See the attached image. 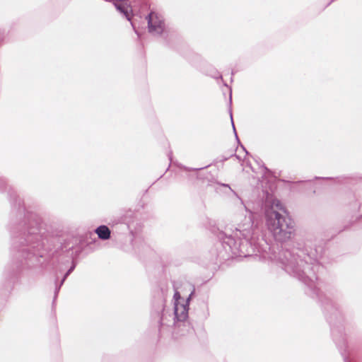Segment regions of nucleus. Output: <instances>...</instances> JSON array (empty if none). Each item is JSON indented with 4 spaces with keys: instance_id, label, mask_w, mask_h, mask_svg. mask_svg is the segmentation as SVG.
<instances>
[{
    "instance_id": "nucleus-1",
    "label": "nucleus",
    "mask_w": 362,
    "mask_h": 362,
    "mask_svg": "<svg viewBox=\"0 0 362 362\" xmlns=\"http://www.w3.org/2000/svg\"><path fill=\"white\" fill-rule=\"evenodd\" d=\"M238 205L245 209L244 221L238 223L233 235L220 234L219 238L226 252L230 257H247L258 255L263 259L269 258L281 264L284 269L312 289L316 288L317 272L320 266L319 259L323 253V247L307 239L303 247H298L292 250H282L276 259V255H269L267 250L270 247L262 238H259L260 229L255 224L252 214L247 211L243 201L237 197Z\"/></svg>"
},
{
    "instance_id": "nucleus-2",
    "label": "nucleus",
    "mask_w": 362,
    "mask_h": 362,
    "mask_svg": "<svg viewBox=\"0 0 362 362\" xmlns=\"http://www.w3.org/2000/svg\"><path fill=\"white\" fill-rule=\"evenodd\" d=\"M44 245L38 227L31 228L20 240L15 239L11 252L16 267L21 269H28L38 266L44 255Z\"/></svg>"
},
{
    "instance_id": "nucleus-3",
    "label": "nucleus",
    "mask_w": 362,
    "mask_h": 362,
    "mask_svg": "<svg viewBox=\"0 0 362 362\" xmlns=\"http://www.w3.org/2000/svg\"><path fill=\"white\" fill-rule=\"evenodd\" d=\"M281 211H284L281 202L273 200L271 208L264 213L265 225L275 241L285 243L295 235L296 225L290 216L281 214Z\"/></svg>"
},
{
    "instance_id": "nucleus-4",
    "label": "nucleus",
    "mask_w": 362,
    "mask_h": 362,
    "mask_svg": "<svg viewBox=\"0 0 362 362\" xmlns=\"http://www.w3.org/2000/svg\"><path fill=\"white\" fill-rule=\"evenodd\" d=\"M146 18L150 33L153 35H158L164 31L165 22L160 14L156 12H151Z\"/></svg>"
},
{
    "instance_id": "nucleus-5",
    "label": "nucleus",
    "mask_w": 362,
    "mask_h": 362,
    "mask_svg": "<svg viewBox=\"0 0 362 362\" xmlns=\"http://www.w3.org/2000/svg\"><path fill=\"white\" fill-rule=\"evenodd\" d=\"M194 288H193L191 293L189 297L187 298L185 303H180V301L176 300L174 304V314L175 317L174 324L176 322H185V320L188 317V310H189V302L190 300L191 297L194 293Z\"/></svg>"
},
{
    "instance_id": "nucleus-6",
    "label": "nucleus",
    "mask_w": 362,
    "mask_h": 362,
    "mask_svg": "<svg viewBox=\"0 0 362 362\" xmlns=\"http://www.w3.org/2000/svg\"><path fill=\"white\" fill-rule=\"evenodd\" d=\"M115 6L117 11L122 13L128 21H131V14L129 11L132 10L129 9V6L127 4V2L121 1L120 3H115Z\"/></svg>"
},
{
    "instance_id": "nucleus-7",
    "label": "nucleus",
    "mask_w": 362,
    "mask_h": 362,
    "mask_svg": "<svg viewBox=\"0 0 362 362\" xmlns=\"http://www.w3.org/2000/svg\"><path fill=\"white\" fill-rule=\"evenodd\" d=\"M95 233L98 234L99 238L102 240H107L110 237V230L106 226H100L95 229Z\"/></svg>"
},
{
    "instance_id": "nucleus-8",
    "label": "nucleus",
    "mask_w": 362,
    "mask_h": 362,
    "mask_svg": "<svg viewBox=\"0 0 362 362\" xmlns=\"http://www.w3.org/2000/svg\"><path fill=\"white\" fill-rule=\"evenodd\" d=\"M75 268V265L74 264L72 267H71V268L67 271V272L65 274L64 278L62 279L60 284L59 285V286H57L56 288H55V295H54V298H56L57 296V293H59V291L60 289V287L62 286V285L64 284L65 279L67 278V276L71 273V272Z\"/></svg>"
},
{
    "instance_id": "nucleus-9",
    "label": "nucleus",
    "mask_w": 362,
    "mask_h": 362,
    "mask_svg": "<svg viewBox=\"0 0 362 362\" xmlns=\"http://www.w3.org/2000/svg\"><path fill=\"white\" fill-rule=\"evenodd\" d=\"M166 317H167L166 313L165 312H163L162 314V316L160 318V322L161 327L166 325V323L165 322V320L166 319Z\"/></svg>"
},
{
    "instance_id": "nucleus-10",
    "label": "nucleus",
    "mask_w": 362,
    "mask_h": 362,
    "mask_svg": "<svg viewBox=\"0 0 362 362\" xmlns=\"http://www.w3.org/2000/svg\"><path fill=\"white\" fill-rule=\"evenodd\" d=\"M174 298H175V301L178 300V299L180 298V293L178 292H175V295H174Z\"/></svg>"
},
{
    "instance_id": "nucleus-11",
    "label": "nucleus",
    "mask_w": 362,
    "mask_h": 362,
    "mask_svg": "<svg viewBox=\"0 0 362 362\" xmlns=\"http://www.w3.org/2000/svg\"><path fill=\"white\" fill-rule=\"evenodd\" d=\"M230 118H231V122H232V126H233V131H234L235 134H236L235 129V125L233 124V117H232V113L231 112H230ZM235 136H237V134H235Z\"/></svg>"
},
{
    "instance_id": "nucleus-12",
    "label": "nucleus",
    "mask_w": 362,
    "mask_h": 362,
    "mask_svg": "<svg viewBox=\"0 0 362 362\" xmlns=\"http://www.w3.org/2000/svg\"><path fill=\"white\" fill-rule=\"evenodd\" d=\"M131 24H132V27H133V28H134V31L136 32V34H138V32H137V30H136V28H135V25H134V23L133 22H132V21H131Z\"/></svg>"
},
{
    "instance_id": "nucleus-13",
    "label": "nucleus",
    "mask_w": 362,
    "mask_h": 362,
    "mask_svg": "<svg viewBox=\"0 0 362 362\" xmlns=\"http://www.w3.org/2000/svg\"><path fill=\"white\" fill-rule=\"evenodd\" d=\"M203 168H194V170H202Z\"/></svg>"
},
{
    "instance_id": "nucleus-14",
    "label": "nucleus",
    "mask_w": 362,
    "mask_h": 362,
    "mask_svg": "<svg viewBox=\"0 0 362 362\" xmlns=\"http://www.w3.org/2000/svg\"><path fill=\"white\" fill-rule=\"evenodd\" d=\"M231 99H232V96H231V93H230V103H231Z\"/></svg>"
}]
</instances>
